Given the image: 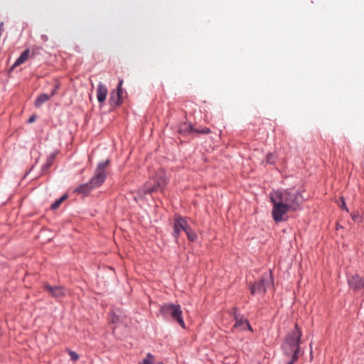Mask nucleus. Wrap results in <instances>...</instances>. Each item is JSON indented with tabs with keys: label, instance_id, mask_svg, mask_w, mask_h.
Here are the masks:
<instances>
[{
	"label": "nucleus",
	"instance_id": "f257e3e1",
	"mask_svg": "<svg viewBox=\"0 0 364 364\" xmlns=\"http://www.w3.org/2000/svg\"><path fill=\"white\" fill-rule=\"evenodd\" d=\"M269 199L273 205L272 218L276 223L285 220L286 214L299 210L303 202L300 192L288 189L272 192Z\"/></svg>",
	"mask_w": 364,
	"mask_h": 364
},
{
	"label": "nucleus",
	"instance_id": "f03ea898",
	"mask_svg": "<svg viewBox=\"0 0 364 364\" xmlns=\"http://www.w3.org/2000/svg\"><path fill=\"white\" fill-rule=\"evenodd\" d=\"M301 330L296 323L295 329L286 337L282 346L284 354L287 357H291L287 364H294L298 360L301 350Z\"/></svg>",
	"mask_w": 364,
	"mask_h": 364
},
{
	"label": "nucleus",
	"instance_id": "7ed1b4c3",
	"mask_svg": "<svg viewBox=\"0 0 364 364\" xmlns=\"http://www.w3.org/2000/svg\"><path fill=\"white\" fill-rule=\"evenodd\" d=\"M161 311L164 316H171L183 328H186L180 305L165 304L161 306Z\"/></svg>",
	"mask_w": 364,
	"mask_h": 364
},
{
	"label": "nucleus",
	"instance_id": "20e7f679",
	"mask_svg": "<svg viewBox=\"0 0 364 364\" xmlns=\"http://www.w3.org/2000/svg\"><path fill=\"white\" fill-rule=\"evenodd\" d=\"M109 163V160L100 163L95 170L94 176L90 179V183L93 188L100 186L107 177V167Z\"/></svg>",
	"mask_w": 364,
	"mask_h": 364
},
{
	"label": "nucleus",
	"instance_id": "39448f33",
	"mask_svg": "<svg viewBox=\"0 0 364 364\" xmlns=\"http://www.w3.org/2000/svg\"><path fill=\"white\" fill-rule=\"evenodd\" d=\"M154 182L156 184L153 186H149L147 184L144 186V192L145 193H151L158 190L161 191L166 186L167 178L164 170L161 169L156 172Z\"/></svg>",
	"mask_w": 364,
	"mask_h": 364
},
{
	"label": "nucleus",
	"instance_id": "423d86ee",
	"mask_svg": "<svg viewBox=\"0 0 364 364\" xmlns=\"http://www.w3.org/2000/svg\"><path fill=\"white\" fill-rule=\"evenodd\" d=\"M273 282L272 279L271 274H267L262 277L260 281L255 282L250 287L251 294H264L267 289L272 284Z\"/></svg>",
	"mask_w": 364,
	"mask_h": 364
},
{
	"label": "nucleus",
	"instance_id": "0eeeda50",
	"mask_svg": "<svg viewBox=\"0 0 364 364\" xmlns=\"http://www.w3.org/2000/svg\"><path fill=\"white\" fill-rule=\"evenodd\" d=\"M189 228L184 218L176 217L174 220V230L173 235L177 239L181 230L186 232Z\"/></svg>",
	"mask_w": 364,
	"mask_h": 364
},
{
	"label": "nucleus",
	"instance_id": "6e6552de",
	"mask_svg": "<svg viewBox=\"0 0 364 364\" xmlns=\"http://www.w3.org/2000/svg\"><path fill=\"white\" fill-rule=\"evenodd\" d=\"M44 289L50 296L57 299H61L65 295V290L61 286H51L45 284Z\"/></svg>",
	"mask_w": 364,
	"mask_h": 364
},
{
	"label": "nucleus",
	"instance_id": "1a4fd4ad",
	"mask_svg": "<svg viewBox=\"0 0 364 364\" xmlns=\"http://www.w3.org/2000/svg\"><path fill=\"white\" fill-rule=\"evenodd\" d=\"M348 285L355 291L364 290V277H361L357 274L351 276L348 279Z\"/></svg>",
	"mask_w": 364,
	"mask_h": 364
},
{
	"label": "nucleus",
	"instance_id": "9d476101",
	"mask_svg": "<svg viewBox=\"0 0 364 364\" xmlns=\"http://www.w3.org/2000/svg\"><path fill=\"white\" fill-rule=\"evenodd\" d=\"M58 88H59V85H56L55 88L52 90V92H51V93L50 95L45 94V93L40 95L36 98V100L35 101V106L36 107H40L43 103H45L48 100H49L50 99V97H52L54 95H55V93H56V92H57Z\"/></svg>",
	"mask_w": 364,
	"mask_h": 364
},
{
	"label": "nucleus",
	"instance_id": "9b49d317",
	"mask_svg": "<svg viewBox=\"0 0 364 364\" xmlns=\"http://www.w3.org/2000/svg\"><path fill=\"white\" fill-rule=\"evenodd\" d=\"M235 328H240L241 330H245L248 328L252 331V328L247 319H245L240 315L235 314Z\"/></svg>",
	"mask_w": 364,
	"mask_h": 364
},
{
	"label": "nucleus",
	"instance_id": "f8f14e48",
	"mask_svg": "<svg viewBox=\"0 0 364 364\" xmlns=\"http://www.w3.org/2000/svg\"><path fill=\"white\" fill-rule=\"evenodd\" d=\"M122 84H123V80H119L117 90L115 93L114 91L112 92L110 95V101L113 102L116 105H119L121 103V97L122 95Z\"/></svg>",
	"mask_w": 364,
	"mask_h": 364
},
{
	"label": "nucleus",
	"instance_id": "ddd939ff",
	"mask_svg": "<svg viewBox=\"0 0 364 364\" xmlns=\"http://www.w3.org/2000/svg\"><path fill=\"white\" fill-rule=\"evenodd\" d=\"M107 95V89L105 85L100 82L97 90V98L100 103L105 101Z\"/></svg>",
	"mask_w": 364,
	"mask_h": 364
},
{
	"label": "nucleus",
	"instance_id": "4468645a",
	"mask_svg": "<svg viewBox=\"0 0 364 364\" xmlns=\"http://www.w3.org/2000/svg\"><path fill=\"white\" fill-rule=\"evenodd\" d=\"M30 56V50L29 49L25 50L19 56V58L16 60V62L14 63L12 68H14L15 67H17L22 63H25Z\"/></svg>",
	"mask_w": 364,
	"mask_h": 364
},
{
	"label": "nucleus",
	"instance_id": "2eb2a0df",
	"mask_svg": "<svg viewBox=\"0 0 364 364\" xmlns=\"http://www.w3.org/2000/svg\"><path fill=\"white\" fill-rule=\"evenodd\" d=\"M93 189L90 183H87L82 185L79 186L75 190V191L77 193H87Z\"/></svg>",
	"mask_w": 364,
	"mask_h": 364
},
{
	"label": "nucleus",
	"instance_id": "dca6fc26",
	"mask_svg": "<svg viewBox=\"0 0 364 364\" xmlns=\"http://www.w3.org/2000/svg\"><path fill=\"white\" fill-rule=\"evenodd\" d=\"M194 129H193V126L188 123L181 124L178 127L179 132L183 134L193 132Z\"/></svg>",
	"mask_w": 364,
	"mask_h": 364
},
{
	"label": "nucleus",
	"instance_id": "f3484780",
	"mask_svg": "<svg viewBox=\"0 0 364 364\" xmlns=\"http://www.w3.org/2000/svg\"><path fill=\"white\" fill-rule=\"evenodd\" d=\"M186 234L191 241H195L197 239V235L196 233L191 230V228H189L187 231L186 232Z\"/></svg>",
	"mask_w": 364,
	"mask_h": 364
},
{
	"label": "nucleus",
	"instance_id": "a211bd4d",
	"mask_svg": "<svg viewBox=\"0 0 364 364\" xmlns=\"http://www.w3.org/2000/svg\"><path fill=\"white\" fill-rule=\"evenodd\" d=\"M154 357L149 353L146 357L139 364H154Z\"/></svg>",
	"mask_w": 364,
	"mask_h": 364
},
{
	"label": "nucleus",
	"instance_id": "6ab92c4d",
	"mask_svg": "<svg viewBox=\"0 0 364 364\" xmlns=\"http://www.w3.org/2000/svg\"><path fill=\"white\" fill-rule=\"evenodd\" d=\"M67 351H68L69 355L70 356V359L73 361H77L79 359L78 354L77 353H75V351H73V350H69V349H68Z\"/></svg>",
	"mask_w": 364,
	"mask_h": 364
},
{
	"label": "nucleus",
	"instance_id": "aec40b11",
	"mask_svg": "<svg viewBox=\"0 0 364 364\" xmlns=\"http://www.w3.org/2000/svg\"><path fill=\"white\" fill-rule=\"evenodd\" d=\"M194 132L200 134H209L210 133V129L208 127H205L202 129H194Z\"/></svg>",
	"mask_w": 364,
	"mask_h": 364
},
{
	"label": "nucleus",
	"instance_id": "412c9836",
	"mask_svg": "<svg viewBox=\"0 0 364 364\" xmlns=\"http://www.w3.org/2000/svg\"><path fill=\"white\" fill-rule=\"evenodd\" d=\"M61 203H60L59 200H57L55 201V203H53L51 205V208L53 210H55L57 208H58V207L60 205Z\"/></svg>",
	"mask_w": 364,
	"mask_h": 364
},
{
	"label": "nucleus",
	"instance_id": "4be33fe9",
	"mask_svg": "<svg viewBox=\"0 0 364 364\" xmlns=\"http://www.w3.org/2000/svg\"><path fill=\"white\" fill-rule=\"evenodd\" d=\"M352 218L355 222H360V217L359 215H353Z\"/></svg>",
	"mask_w": 364,
	"mask_h": 364
},
{
	"label": "nucleus",
	"instance_id": "5701e85b",
	"mask_svg": "<svg viewBox=\"0 0 364 364\" xmlns=\"http://www.w3.org/2000/svg\"><path fill=\"white\" fill-rule=\"evenodd\" d=\"M68 196L67 195H63V196H61L59 199H58L60 202V203H62L66 198H67Z\"/></svg>",
	"mask_w": 364,
	"mask_h": 364
},
{
	"label": "nucleus",
	"instance_id": "b1692460",
	"mask_svg": "<svg viewBox=\"0 0 364 364\" xmlns=\"http://www.w3.org/2000/svg\"><path fill=\"white\" fill-rule=\"evenodd\" d=\"M341 208L348 211V208H347L346 204V203H345V201L343 200V198H342V204L341 205Z\"/></svg>",
	"mask_w": 364,
	"mask_h": 364
},
{
	"label": "nucleus",
	"instance_id": "393cba45",
	"mask_svg": "<svg viewBox=\"0 0 364 364\" xmlns=\"http://www.w3.org/2000/svg\"><path fill=\"white\" fill-rule=\"evenodd\" d=\"M272 158H273V155L272 154H269L268 156H267V161L269 162V163H272Z\"/></svg>",
	"mask_w": 364,
	"mask_h": 364
},
{
	"label": "nucleus",
	"instance_id": "a878e982",
	"mask_svg": "<svg viewBox=\"0 0 364 364\" xmlns=\"http://www.w3.org/2000/svg\"><path fill=\"white\" fill-rule=\"evenodd\" d=\"M35 120H36V117H35V116H31V117L28 119V123H32V122H33Z\"/></svg>",
	"mask_w": 364,
	"mask_h": 364
},
{
	"label": "nucleus",
	"instance_id": "bb28decb",
	"mask_svg": "<svg viewBox=\"0 0 364 364\" xmlns=\"http://www.w3.org/2000/svg\"><path fill=\"white\" fill-rule=\"evenodd\" d=\"M52 163V159H48L47 166H49Z\"/></svg>",
	"mask_w": 364,
	"mask_h": 364
}]
</instances>
